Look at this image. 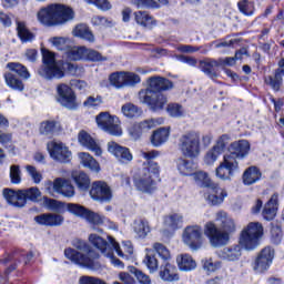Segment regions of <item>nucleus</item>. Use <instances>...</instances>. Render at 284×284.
Segmentation results:
<instances>
[{
	"label": "nucleus",
	"instance_id": "63",
	"mask_svg": "<svg viewBox=\"0 0 284 284\" xmlns=\"http://www.w3.org/2000/svg\"><path fill=\"white\" fill-rule=\"evenodd\" d=\"M205 272H216L221 267V262H214L212 258H205L202 261Z\"/></svg>",
	"mask_w": 284,
	"mask_h": 284
},
{
	"label": "nucleus",
	"instance_id": "36",
	"mask_svg": "<svg viewBox=\"0 0 284 284\" xmlns=\"http://www.w3.org/2000/svg\"><path fill=\"white\" fill-rule=\"evenodd\" d=\"M78 159L83 168L91 170V172H101V166L90 153L80 152L78 153Z\"/></svg>",
	"mask_w": 284,
	"mask_h": 284
},
{
	"label": "nucleus",
	"instance_id": "18",
	"mask_svg": "<svg viewBox=\"0 0 284 284\" xmlns=\"http://www.w3.org/2000/svg\"><path fill=\"white\" fill-rule=\"evenodd\" d=\"M108 152L112 154L118 162L121 163V165H128L129 163H132V152H130V149L125 146H121V144L116 142H109L108 143Z\"/></svg>",
	"mask_w": 284,
	"mask_h": 284
},
{
	"label": "nucleus",
	"instance_id": "6",
	"mask_svg": "<svg viewBox=\"0 0 284 284\" xmlns=\"http://www.w3.org/2000/svg\"><path fill=\"white\" fill-rule=\"evenodd\" d=\"M178 149L185 159H197L201 155V134L196 131L183 133L178 139Z\"/></svg>",
	"mask_w": 284,
	"mask_h": 284
},
{
	"label": "nucleus",
	"instance_id": "32",
	"mask_svg": "<svg viewBox=\"0 0 284 284\" xmlns=\"http://www.w3.org/2000/svg\"><path fill=\"white\" fill-rule=\"evenodd\" d=\"M283 69H275L273 75H267L264 79V83L270 85L274 92H281V88H283Z\"/></svg>",
	"mask_w": 284,
	"mask_h": 284
},
{
	"label": "nucleus",
	"instance_id": "22",
	"mask_svg": "<svg viewBox=\"0 0 284 284\" xmlns=\"http://www.w3.org/2000/svg\"><path fill=\"white\" fill-rule=\"evenodd\" d=\"M229 154L226 156H232L233 159H245L250 154V142L246 140H240L237 142L231 143L229 148Z\"/></svg>",
	"mask_w": 284,
	"mask_h": 284
},
{
	"label": "nucleus",
	"instance_id": "23",
	"mask_svg": "<svg viewBox=\"0 0 284 284\" xmlns=\"http://www.w3.org/2000/svg\"><path fill=\"white\" fill-rule=\"evenodd\" d=\"M61 132V123L54 120H44L39 124V134L47 139H52Z\"/></svg>",
	"mask_w": 284,
	"mask_h": 284
},
{
	"label": "nucleus",
	"instance_id": "11",
	"mask_svg": "<svg viewBox=\"0 0 284 284\" xmlns=\"http://www.w3.org/2000/svg\"><path fill=\"white\" fill-rule=\"evenodd\" d=\"M182 241L190 250L196 252L203 245V229L200 225H189L182 233Z\"/></svg>",
	"mask_w": 284,
	"mask_h": 284
},
{
	"label": "nucleus",
	"instance_id": "31",
	"mask_svg": "<svg viewBox=\"0 0 284 284\" xmlns=\"http://www.w3.org/2000/svg\"><path fill=\"white\" fill-rule=\"evenodd\" d=\"M3 197L9 205L13 207H24V200L21 190L14 191L12 189L3 190Z\"/></svg>",
	"mask_w": 284,
	"mask_h": 284
},
{
	"label": "nucleus",
	"instance_id": "45",
	"mask_svg": "<svg viewBox=\"0 0 284 284\" xmlns=\"http://www.w3.org/2000/svg\"><path fill=\"white\" fill-rule=\"evenodd\" d=\"M21 192L24 201V206L28 201H31L32 203H39V201H41V191L37 186L21 190Z\"/></svg>",
	"mask_w": 284,
	"mask_h": 284
},
{
	"label": "nucleus",
	"instance_id": "59",
	"mask_svg": "<svg viewBox=\"0 0 284 284\" xmlns=\"http://www.w3.org/2000/svg\"><path fill=\"white\" fill-rule=\"evenodd\" d=\"M84 60L85 61H108L106 57H103L101 53H99V51L97 50H92V49H88L85 47V55H84Z\"/></svg>",
	"mask_w": 284,
	"mask_h": 284
},
{
	"label": "nucleus",
	"instance_id": "40",
	"mask_svg": "<svg viewBox=\"0 0 284 284\" xmlns=\"http://www.w3.org/2000/svg\"><path fill=\"white\" fill-rule=\"evenodd\" d=\"M72 179L77 184L78 189L82 192H87V190H90V176H88L85 172L75 171L72 173Z\"/></svg>",
	"mask_w": 284,
	"mask_h": 284
},
{
	"label": "nucleus",
	"instance_id": "34",
	"mask_svg": "<svg viewBox=\"0 0 284 284\" xmlns=\"http://www.w3.org/2000/svg\"><path fill=\"white\" fill-rule=\"evenodd\" d=\"M261 170L256 166H250L247 168L243 175H242V181L244 185H254V183H258L261 181Z\"/></svg>",
	"mask_w": 284,
	"mask_h": 284
},
{
	"label": "nucleus",
	"instance_id": "57",
	"mask_svg": "<svg viewBox=\"0 0 284 284\" xmlns=\"http://www.w3.org/2000/svg\"><path fill=\"white\" fill-rule=\"evenodd\" d=\"M220 153L214 146H212L204 155V163L205 165H214L216 161H219Z\"/></svg>",
	"mask_w": 284,
	"mask_h": 284
},
{
	"label": "nucleus",
	"instance_id": "54",
	"mask_svg": "<svg viewBox=\"0 0 284 284\" xmlns=\"http://www.w3.org/2000/svg\"><path fill=\"white\" fill-rule=\"evenodd\" d=\"M67 212H70V214H73L74 216H81L82 219H85L88 209L81 204L67 203Z\"/></svg>",
	"mask_w": 284,
	"mask_h": 284
},
{
	"label": "nucleus",
	"instance_id": "29",
	"mask_svg": "<svg viewBox=\"0 0 284 284\" xmlns=\"http://www.w3.org/2000/svg\"><path fill=\"white\" fill-rule=\"evenodd\" d=\"M216 68H220L219 60L205 59L200 61V70L206 74L209 79L214 80L219 77V70Z\"/></svg>",
	"mask_w": 284,
	"mask_h": 284
},
{
	"label": "nucleus",
	"instance_id": "55",
	"mask_svg": "<svg viewBox=\"0 0 284 284\" xmlns=\"http://www.w3.org/2000/svg\"><path fill=\"white\" fill-rule=\"evenodd\" d=\"M153 250L156 252L160 258L164 261V263H168L172 258V255L170 254V250H168V247H165V245L161 243H154Z\"/></svg>",
	"mask_w": 284,
	"mask_h": 284
},
{
	"label": "nucleus",
	"instance_id": "49",
	"mask_svg": "<svg viewBox=\"0 0 284 284\" xmlns=\"http://www.w3.org/2000/svg\"><path fill=\"white\" fill-rule=\"evenodd\" d=\"M7 68H9L11 72H14L16 74H18V77H20L21 79H26V80L30 79V72L28 71V68H26L21 63L10 62L7 64Z\"/></svg>",
	"mask_w": 284,
	"mask_h": 284
},
{
	"label": "nucleus",
	"instance_id": "61",
	"mask_svg": "<svg viewBox=\"0 0 284 284\" xmlns=\"http://www.w3.org/2000/svg\"><path fill=\"white\" fill-rule=\"evenodd\" d=\"M166 112H168L169 116L179 119L183 114V106L179 103H170L166 106Z\"/></svg>",
	"mask_w": 284,
	"mask_h": 284
},
{
	"label": "nucleus",
	"instance_id": "33",
	"mask_svg": "<svg viewBox=\"0 0 284 284\" xmlns=\"http://www.w3.org/2000/svg\"><path fill=\"white\" fill-rule=\"evenodd\" d=\"M176 263L181 272H192L196 270V261L190 254L178 255Z\"/></svg>",
	"mask_w": 284,
	"mask_h": 284
},
{
	"label": "nucleus",
	"instance_id": "20",
	"mask_svg": "<svg viewBox=\"0 0 284 284\" xmlns=\"http://www.w3.org/2000/svg\"><path fill=\"white\" fill-rule=\"evenodd\" d=\"M48 185L53 186V192L67 196V199H72V196H74V186L63 178H58L53 182L49 181Z\"/></svg>",
	"mask_w": 284,
	"mask_h": 284
},
{
	"label": "nucleus",
	"instance_id": "7",
	"mask_svg": "<svg viewBox=\"0 0 284 284\" xmlns=\"http://www.w3.org/2000/svg\"><path fill=\"white\" fill-rule=\"evenodd\" d=\"M42 61L44 64L38 70L42 79L52 81V79H63V77H65V73L61 70L59 63H57L54 52L42 49Z\"/></svg>",
	"mask_w": 284,
	"mask_h": 284
},
{
	"label": "nucleus",
	"instance_id": "44",
	"mask_svg": "<svg viewBox=\"0 0 284 284\" xmlns=\"http://www.w3.org/2000/svg\"><path fill=\"white\" fill-rule=\"evenodd\" d=\"M196 185H199L200 187H209L211 189L212 186H214V182L212 181V179H210V174H207V172L205 171H199L192 174Z\"/></svg>",
	"mask_w": 284,
	"mask_h": 284
},
{
	"label": "nucleus",
	"instance_id": "43",
	"mask_svg": "<svg viewBox=\"0 0 284 284\" xmlns=\"http://www.w3.org/2000/svg\"><path fill=\"white\" fill-rule=\"evenodd\" d=\"M64 57L69 59V61H81L85 59V47H71L70 44Z\"/></svg>",
	"mask_w": 284,
	"mask_h": 284
},
{
	"label": "nucleus",
	"instance_id": "16",
	"mask_svg": "<svg viewBox=\"0 0 284 284\" xmlns=\"http://www.w3.org/2000/svg\"><path fill=\"white\" fill-rule=\"evenodd\" d=\"M90 196L93 201H98L99 203H110L113 196L112 189L103 181L93 182L90 190Z\"/></svg>",
	"mask_w": 284,
	"mask_h": 284
},
{
	"label": "nucleus",
	"instance_id": "58",
	"mask_svg": "<svg viewBox=\"0 0 284 284\" xmlns=\"http://www.w3.org/2000/svg\"><path fill=\"white\" fill-rule=\"evenodd\" d=\"M131 274H134L135 278L140 284H152V278H150V275L143 273V271L132 266L130 268Z\"/></svg>",
	"mask_w": 284,
	"mask_h": 284
},
{
	"label": "nucleus",
	"instance_id": "26",
	"mask_svg": "<svg viewBox=\"0 0 284 284\" xmlns=\"http://www.w3.org/2000/svg\"><path fill=\"white\" fill-rule=\"evenodd\" d=\"M183 223H185V219L181 213H170L163 217V225L169 232H176V230H181L183 227Z\"/></svg>",
	"mask_w": 284,
	"mask_h": 284
},
{
	"label": "nucleus",
	"instance_id": "13",
	"mask_svg": "<svg viewBox=\"0 0 284 284\" xmlns=\"http://www.w3.org/2000/svg\"><path fill=\"white\" fill-rule=\"evenodd\" d=\"M274 254L275 251L271 246L264 247L255 257L252 263V268L255 274H263L272 267V263H274Z\"/></svg>",
	"mask_w": 284,
	"mask_h": 284
},
{
	"label": "nucleus",
	"instance_id": "8",
	"mask_svg": "<svg viewBox=\"0 0 284 284\" xmlns=\"http://www.w3.org/2000/svg\"><path fill=\"white\" fill-rule=\"evenodd\" d=\"M261 239H263V224L261 222H251L241 232L240 245L244 250H256Z\"/></svg>",
	"mask_w": 284,
	"mask_h": 284
},
{
	"label": "nucleus",
	"instance_id": "41",
	"mask_svg": "<svg viewBox=\"0 0 284 284\" xmlns=\"http://www.w3.org/2000/svg\"><path fill=\"white\" fill-rule=\"evenodd\" d=\"M73 34L79 39H83V41L94 43V33H92L87 24H78L73 30Z\"/></svg>",
	"mask_w": 284,
	"mask_h": 284
},
{
	"label": "nucleus",
	"instance_id": "46",
	"mask_svg": "<svg viewBox=\"0 0 284 284\" xmlns=\"http://www.w3.org/2000/svg\"><path fill=\"white\" fill-rule=\"evenodd\" d=\"M133 230L139 239H145L150 232V223L148 220H135L133 223Z\"/></svg>",
	"mask_w": 284,
	"mask_h": 284
},
{
	"label": "nucleus",
	"instance_id": "60",
	"mask_svg": "<svg viewBox=\"0 0 284 284\" xmlns=\"http://www.w3.org/2000/svg\"><path fill=\"white\" fill-rule=\"evenodd\" d=\"M237 8L242 14L246 17H252L254 14V4L247 0H242L237 3Z\"/></svg>",
	"mask_w": 284,
	"mask_h": 284
},
{
	"label": "nucleus",
	"instance_id": "21",
	"mask_svg": "<svg viewBox=\"0 0 284 284\" xmlns=\"http://www.w3.org/2000/svg\"><path fill=\"white\" fill-rule=\"evenodd\" d=\"M209 190V193L205 194V200L209 205H221L225 199H227V191L216 183L213 184Z\"/></svg>",
	"mask_w": 284,
	"mask_h": 284
},
{
	"label": "nucleus",
	"instance_id": "30",
	"mask_svg": "<svg viewBox=\"0 0 284 284\" xmlns=\"http://www.w3.org/2000/svg\"><path fill=\"white\" fill-rule=\"evenodd\" d=\"M278 211V193H274L268 202L265 204L262 216L265 221H273L276 216V212Z\"/></svg>",
	"mask_w": 284,
	"mask_h": 284
},
{
	"label": "nucleus",
	"instance_id": "19",
	"mask_svg": "<svg viewBox=\"0 0 284 284\" xmlns=\"http://www.w3.org/2000/svg\"><path fill=\"white\" fill-rule=\"evenodd\" d=\"M161 120L156 119L144 120L142 122L134 123L129 129V132L133 139H139L141 134H144V132H150L152 128H156V125H161Z\"/></svg>",
	"mask_w": 284,
	"mask_h": 284
},
{
	"label": "nucleus",
	"instance_id": "1",
	"mask_svg": "<svg viewBox=\"0 0 284 284\" xmlns=\"http://www.w3.org/2000/svg\"><path fill=\"white\" fill-rule=\"evenodd\" d=\"M215 222H206L204 225V234L210 240L213 247H221L222 245H227L230 241V235L236 232V223L234 219L227 214L225 211H219L215 213ZM220 227V229H219Z\"/></svg>",
	"mask_w": 284,
	"mask_h": 284
},
{
	"label": "nucleus",
	"instance_id": "50",
	"mask_svg": "<svg viewBox=\"0 0 284 284\" xmlns=\"http://www.w3.org/2000/svg\"><path fill=\"white\" fill-rule=\"evenodd\" d=\"M17 30L22 43H28V41H32V39H34V34L28 30L26 22H18Z\"/></svg>",
	"mask_w": 284,
	"mask_h": 284
},
{
	"label": "nucleus",
	"instance_id": "14",
	"mask_svg": "<svg viewBox=\"0 0 284 284\" xmlns=\"http://www.w3.org/2000/svg\"><path fill=\"white\" fill-rule=\"evenodd\" d=\"M109 81L113 88H132L136 85V83H141V77L136 73L121 71L112 73Z\"/></svg>",
	"mask_w": 284,
	"mask_h": 284
},
{
	"label": "nucleus",
	"instance_id": "42",
	"mask_svg": "<svg viewBox=\"0 0 284 284\" xmlns=\"http://www.w3.org/2000/svg\"><path fill=\"white\" fill-rule=\"evenodd\" d=\"M43 203L48 210L57 212V214H65L68 203L49 199L48 196L43 197Z\"/></svg>",
	"mask_w": 284,
	"mask_h": 284
},
{
	"label": "nucleus",
	"instance_id": "35",
	"mask_svg": "<svg viewBox=\"0 0 284 284\" xmlns=\"http://www.w3.org/2000/svg\"><path fill=\"white\" fill-rule=\"evenodd\" d=\"M176 169L182 176H192L196 166L194 165V161L180 158L176 160Z\"/></svg>",
	"mask_w": 284,
	"mask_h": 284
},
{
	"label": "nucleus",
	"instance_id": "15",
	"mask_svg": "<svg viewBox=\"0 0 284 284\" xmlns=\"http://www.w3.org/2000/svg\"><path fill=\"white\" fill-rule=\"evenodd\" d=\"M47 150L53 159V161H58V163H70V159H72V152L63 142H49L47 144Z\"/></svg>",
	"mask_w": 284,
	"mask_h": 284
},
{
	"label": "nucleus",
	"instance_id": "10",
	"mask_svg": "<svg viewBox=\"0 0 284 284\" xmlns=\"http://www.w3.org/2000/svg\"><path fill=\"white\" fill-rule=\"evenodd\" d=\"M98 126L103 132H108L111 136H121L123 130L121 129V121L114 115H110L108 112L100 113L95 119Z\"/></svg>",
	"mask_w": 284,
	"mask_h": 284
},
{
	"label": "nucleus",
	"instance_id": "37",
	"mask_svg": "<svg viewBox=\"0 0 284 284\" xmlns=\"http://www.w3.org/2000/svg\"><path fill=\"white\" fill-rule=\"evenodd\" d=\"M168 139H170V126L160 128L151 135V143L154 148H160V145L166 143Z\"/></svg>",
	"mask_w": 284,
	"mask_h": 284
},
{
	"label": "nucleus",
	"instance_id": "3",
	"mask_svg": "<svg viewBox=\"0 0 284 284\" xmlns=\"http://www.w3.org/2000/svg\"><path fill=\"white\" fill-rule=\"evenodd\" d=\"M38 21L43 26H64L74 19V10L61 3H51L40 9Z\"/></svg>",
	"mask_w": 284,
	"mask_h": 284
},
{
	"label": "nucleus",
	"instance_id": "27",
	"mask_svg": "<svg viewBox=\"0 0 284 284\" xmlns=\"http://www.w3.org/2000/svg\"><path fill=\"white\" fill-rule=\"evenodd\" d=\"M172 88H174L172 81L161 77H153L149 79V87L144 90H151V92H163V90H172Z\"/></svg>",
	"mask_w": 284,
	"mask_h": 284
},
{
	"label": "nucleus",
	"instance_id": "39",
	"mask_svg": "<svg viewBox=\"0 0 284 284\" xmlns=\"http://www.w3.org/2000/svg\"><path fill=\"white\" fill-rule=\"evenodd\" d=\"M134 19L139 26L142 28H146L148 30H152L154 26H156V21L148 11H138L134 13Z\"/></svg>",
	"mask_w": 284,
	"mask_h": 284
},
{
	"label": "nucleus",
	"instance_id": "56",
	"mask_svg": "<svg viewBox=\"0 0 284 284\" xmlns=\"http://www.w3.org/2000/svg\"><path fill=\"white\" fill-rule=\"evenodd\" d=\"M9 176L13 185H19L21 183V166H19V164H12L10 166Z\"/></svg>",
	"mask_w": 284,
	"mask_h": 284
},
{
	"label": "nucleus",
	"instance_id": "28",
	"mask_svg": "<svg viewBox=\"0 0 284 284\" xmlns=\"http://www.w3.org/2000/svg\"><path fill=\"white\" fill-rule=\"evenodd\" d=\"M159 276L166 283H174V281H179V273L176 272L175 266L170 262H164V264L160 266Z\"/></svg>",
	"mask_w": 284,
	"mask_h": 284
},
{
	"label": "nucleus",
	"instance_id": "12",
	"mask_svg": "<svg viewBox=\"0 0 284 284\" xmlns=\"http://www.w3.org/2000/svg\"><path fill=\"white\" fill-rule=\"evenodd\" d=\"M236 172H239V161L232 155H224L223 161L215 169V176L220 181H232Z\"/></svg>",
	"mask_w": 284,
	"mask_h": 284
},
{
	"label": "nucleus",
	"instance_id": "38",
	"mask_svg": "<svg viewBox=\"0 0 284 284\" xmlns=\"http://www.w3.org/2000/svg\"><path fill=\"white\" fill-rule=\"evenodd\" d=\"M243 252L241 245H233L229 247H224L220 252V257L224 261H239L242 256Z\"/></svg>",
	"mask_w": 284,
	"mask_h": 284
},
{
	"label": "nucleus",
	"instance_id": "24",
	"mask_svg": "<svg viewBox=\"0 0 284 284\" xmlns=\"http://www.w3.org/2000/svg\"><path fill=\"white\" fill-rule=\"evenodd\" d=\"M79 143L82 144L83 148H87V150H90V152H93L95 156H101L103 154V150H101V145L97 143L92 139V135H90L85 131H81L78 136Z\"/></svg>",
	"mask_w": 284,
	"mask_h": 284
},
{
	"label": "nucleus",
	"instance_id": "53",
	"mask_svg": "<svg viewBox=\"0 0 284 284\" xmlns=\"http://www.w3.org/2000/svg\"><path fill=\"white\" fill-rule=\"evenodd\" d=\"M122 113L129 119H134L136 116H141V109L133 103H126L122 105Z\"/></svg>",
	"mask_w": 284,
	"mask_h": 284
},
{
	"label": "nucleus",
	"instance_id": "4",
	"mask_svg": "<svg viewBox=\"0 0 284 284\" xmlns=\"http://www.w3.org/2000/svg\"><path fill=\"white\" fill-rule=\"evenodd\" d=\"M90 243L101 252L102 256H105L114 265V267H119L120 270H123L125 267V264L121 262V260L116 258L114 256V250L121 258L125 256V253L121 250V246L116 243V240L112 236H108V241H105L103 237L97 235V234H90L89 236Z\"/></svg>",
	"mask_w": 284,
	"mask_h": 284
},
{
	"label": "nucleus",
	"instance_id": "25",
	"mask_svg": "<svg viewBox=\"0 0 284 284\" xmlns=\"http://www.w3.org/2000/svg\"><path fill=\"white\" fill-rule=\"evenodd\" d=\"M36 223L39 225H47L49 227H58L63 225V215L57 213H44L34 217Z\"/></svg>",
	"mask_w": 284,
	"mask_h": 284
},
{
	"label": "nucleus",
	"instance_id": "62",
	"mask_svg": "<svg viewBox=\"0 0 284 284\" xmlns=\"http://www.w3.org/2000/svg\"><path fill=\"white\" fill-rule=\"evenodd\" d=\"M0 143H1V145H3V148L13 152L14 144L12 143V134L11 133L0 132Z\"/></svg>",
	"mask_w": 284,
	"mask_h": 284
},
{
	"label": "nucleus",
	"instance_id": "52",
	"mask_svg": "<svg viewBox=\"0 0 284 284\" xmlns=\"http://www.w3.org/2000/svg\"><path fill=\"white\" fill-rule=\"evenodd\" d=\"M24 170L36 185L43 181V174L37 170V166L28 164Z\"/></svg>",
	"mask_w": 284,
	"mask_h": 284
},
{
	"label": "nucleus",
	"instance_id": "5",
	"mask_svg": "<svg viewBox=\"0 0 284 284\" xmlns=\"http://www.w3.org/2000/svg\"><path fill=\"white\" fill-rule=\"evenodd\" d=\"M73 247L75 250L70 247L64 250V256L80 267H90L94 258H99V255L82 240L73 241Z\"/></svg>",
	"mask_w": 284,
	"mask_h": 284
},
{
	"label": "nucleus",
	"instance_id": "48",
	"mask_svg": "<svg viewBox=\"0 0 284 284\" xmlns=\"http://www.w3.org/2000/svg\"><path fill=\"white\" fill-rule=\"evenodd\" d=\"M49 41L55 48V50H59L60 52H63L64 54L68 52L70 48V39L64 37H53L50 38Z\"/></svg>",
	"mask_w": 284,
	"mask_h": 284
},
{
	"label": "nucleus",
	"instance_id": "17",
	"mask_svg": "<svg viewBox=\"0 0 284 284\" xmlns=\"http://www.w3.org/2000/svg\"><path fill=\"white\" fill-rule=\"evenodd\" d=\"M58 101L68 108V110H77V95L68 84H59L57 88Z\"/></svg>",
	"mask_w": 284,
	"mask_h": 284
},
{
	"label": "nucleus",
	"instance_id": "2",
	"mask_svg": "<svg viewBox=\"0 0 284 284\" xmlns=\"http://www.w3.org/2000/svg\"><path fill=\"white\" fill-rule=\"evenodd\" d=\"M141 156L149 162L134 175L133 183L139 192L152 194V192H156V179H159V174H161L159 163L152 161V159H156L159 153L158 151H141Z\"/></svg>",
	"mask_w": 284,
	"mask_h": 284
},
{
	"label": "nucleus",
	"instance_id": "9",
	"mask_svg": "<svg viewBox=\"0 0 284 284\" xmlns=\"http://www.w3.org/2000/svg\"><path fill=\"white\" fill-rule=\"evenodd\" d=\"M139 101L145 105H149L153 112H159L165 108L168 98L160 91L141 90L139 92Z\"/></svg>",
	"mask_w": 284,
	"mask_h": 284
},
{
	"label": "nucleus",
	"instance_id": "51",
	"mask_svg": "<svg viewBox=\"0 0 284 284\" xmlns=\"http://www.w3.org/2000/svg\"><path fill=\"white\" fill-rule=\"evenodd\" d=\"M143 263L149 270L150 274L159 272V260H156V256L148 253L143 260Z\"/></svg>",
	"mask_w": 284,
	"mask_h": 284
},
{
	"label": "nucleus",
	"instance_id": "64",
	"mask_svg": "<svg viewBox=\"0 0 284 284\" xmlns=\"http://www.w3.org/2000/svg\"><path fill=\"white\" fill-rule=\"evenodd\" d=\"M80 284H106L103 280L93 276H81L79 280Z\"/></svg>",
	"mask_w": 284,
	"mask_h": 284
},
{
	"label": "nucleus",
	"instance_id": "47",
	"mask_svg": "<svg viewBox=\"0 0 284 284\" xmlns=\"http://www.w3.org/2000/svg\"><path fill=\"white\" fill-rule=\"evenodd\" d=\"M4 81L11 90H18L19 92H23V81H21L14 73L8 72L4 73Z\"/></svg>",
	"mask_w": 284,
	"mask_h": 284
}]
</instances>
